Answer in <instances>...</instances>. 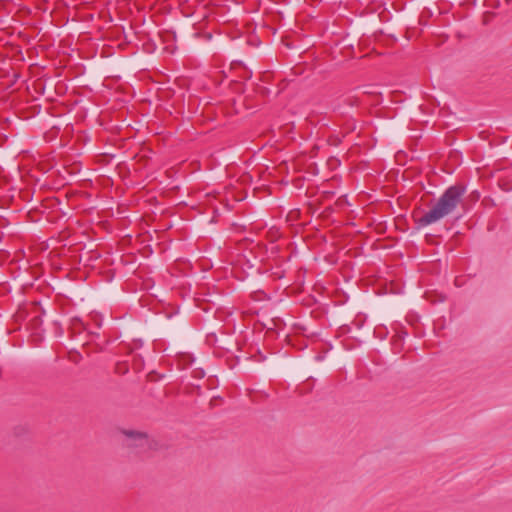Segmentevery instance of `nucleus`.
<instances>
[{"instance_id": "nucleus-1", "label": "nucleus", "mask_w": 512, "mask_h": 512, "mask_svg": "<svg viewBox=\"0 0 512 512\" xmlns=\"http://www.w3.org/2000/svg\"><path fill=\"white\" fill-rule=\"evenodd\" d=\"M464 193L465 188L462 185L449 187L437 202L418 219L419 225L428 226L452 214L461 203Z\"/></svg>"}, {"instance_id": "nucleus-2", "label": "nucleus", "mask_w": 512, "mask_h": 512, "mask_svg": "<svg viewBox=\"0 0 512 512\" xmlns=\"http://www.w3.org/2000/svg\"><path fill=\"white\" fill-rule=\"evenodd\" d=\"M42 320L38 315L33 316L28 323L29 328L32 330L30 334V341L38 345L42 341V332L40 330Z\"/></svg>"}, {"instance_id": "nucleus-3", "label": "nucleus", "mask_w": 512, "mask_h": 512, "mask_svg": "<svg viewBox=\"0 0 512 512\" xmlns=\"http://www.w3.org/2000/svg\"><path fill=\"white\" fill-rule=\"evenodd\" d=\"M126 436L128 437V445L129 446H144L147 443V436L143 433L139 432H126Z\"/></svg>"}, {"instance_id": "nucleus-4", "label": "nucleus", "mask_w": 512, "mask_h": 512, "mask_svg": "<svg viewBox=\"0 0 512 512\" xmlns=\"http://www.w3.org/2000/svg\"><path fill=\"white\" fill-rule=\"evenodd\" d=\"M68 162V158L66 157V163ZM81 171V164L79 162H73L69 167L66 164V174L70 176H75L79 174Z\"/></svg>"}, {"instance_id": "nucleus-5", "label": "nucleus", "mask_w": 512, "mask_h": 512, "mask_svg": "<svg viewBox=\"0 0 512 512\" xmlns=\"http://www.w3.org/2000/svg\"><path fill=\"white\" fill-rule=\"evenodd\" d=\"M82 328H83V324L81 322L80 319H77V318H73L71 320V327L70 329L72 330V333H80L82 331Z\"/></svg>"}, {"instance_id": "nucleus-6", "label": "nucleus", "mask_w": 512, "mask_h": 512, "mask_svg": "<svg viewBox=\"0 0 512 512\" xmlns=\"http://www.w3.org/2000/svg\"><path fill=\"white\" fill-rule=\"evenodd\" d=\"M58 132H59V128L53 127L50 131L45 133V139L47 141L52 140Z\"/></svg>"}, {"instance_id": "nucleus-7", "label": "nucleus", "mask_w": 512, "mask_h": 512, "mask_svg": "<svg viewBox=\"0 0 512 512\" xmlns=\"http://www.w3.org/2000/svg\"><path fill=\"white\" fill-rule=\"evenodd\" d=\"M67 357L69 360L73 361L74 363H77L78 359L80 358V355L76 352H68Z\"/></svg>"}, {"instance_id": "nucleus-8", "label": "nucleus", "mask_w": 512, "mask_h": 512, "mask_svg": "<svg viewBox=\"0 0 512 512\" xmlns=\"http://www.w3.org/2000/svg\"><path fill=\"white\" fill-rule=\"evenodd\" d=\"M182 361H183L184 366L189 365L192 362L191 356H189V355L182 356L180 358V362H182Z\"/></svg>"}, {"instance_id": "nucleus-9", "label": "nucleus", "mask_w": 512, "mask_h": 512, "mask_svg": "<svg viewBox=\"0 0 512 512\" xmlns=\"http://www.w3.org/2000/svg\"><path fill=\"white\" fill-rule=\"evenodd\" d=\"M194 376L198 377V378H202L204 376V371L201 369L196 370V371H194Z\"/></svg>"}, {"instance_id": "nucleus-10", "label": "nucleus", "mask_w": 512, "mask_h": 512, "mask_svg": "<svg viewBox=\"0 0 512 512\" xmlns=\"http://www.w3.org/2000/svg\"><path fill=\"white\" fill-rule=\"evenodd\" d=\"M500 186L503 187V189L506 190V191L511 189V186L509 185L508 182L500 183Z\"/></svg>"}, {"instance_id": "nucleus-11", "label": "nucleus", "mask_w": 512, "mask_h": 512, "mask_svg": "<svg viewBox=\"0 0 512 512\" xmlns=\"http://www.w3.org/2000/svg\"><path fill=\"white\" fill-rule=\"evenodd\" d=\"M16 317H17V319H21V318H23V312H22V311H19V312L16 314Z\"/></svg>"}, {"instance_id": "nucleus-12", "label": "nucleus", "mask_w": 512, "mask_h": 512, "mask_svg": "<svg viewBox=\"0 0 512 512\" xmlns=\"http://www.w3.org/2000/svg\"><path fill=\"white\" fill-rule=\"evenodd\" d=\"M70 193H71V191L66 189V194H65L66 200H69Z\"/></svg>"}, {"instance_id": "nucleus-13", "label": "nucleus", "mask_w": 512, "mask_h": 512, "mask_svg": "<svg viewBox=\"0 0 512 512\" xmlns=\"http://www.w3.org/2000/svg\"><path fill=\"white\" fill-rule=\"evenodd\" d=\"M244 77L249 78L250 74L248 72H246Z\"/></svg>"}, {"instance_id": "nucleus-14", "label": "nucleus", "mask_w": 512, "mask_h": 512, "mask_svg": "<svg viewBox=\"0 0 512 512\" xmlns=\"http://www.w3.org/2000/svg\"><path fill=\"white\" fill-rule=\"evenodd\" d=\"M68 132H69V129H68V126L66 125V130H65L66 135L68 134Z\"/></svg>"}, {"instance_id": "nucleus-15", "label": "nucleus", "mask_w": 512, "mask_h": 512, "mask_svg": "<svg viewBox=\"0 0 512 512\" xmlns=\"http://www.w3.org/2000/svg\"><path fill=\"white\" fill-rule=\"evenodd\" d=\"M68 61H69V59L66 57V59H65L66 64L68 63Z\"/></svg>"}]
</instances>
